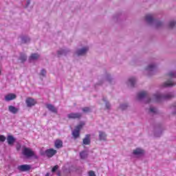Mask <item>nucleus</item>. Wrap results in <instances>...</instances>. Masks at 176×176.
Returning a JSON list of instances; mask_svg holds the SVG:
<instances>
[{"label": "nucleus", "instance_id": "obj_1", "mask_svg": "<svg viewBox=\"0 0 176 176\" xmlns=\"http://www.w3.org/2000/svg\"><path fill=\"white\" fill-rule=\"evenodd\" d=\"M145 21L148 25H153L155 28L163 27V22L155 19V15L153 14H148L145 16Z\"/></svg>", "mask_w": 176, "mask_h": 176}, {"label": "nucleus", "instance_id": "obj_2", "mask_svg": "<svg viewBox=\"0 0 176 176\" xmlns=\"http://www.w3.org/2000/svg\"><path fill=\"white\" fill-rule=\"evenodd\" d=\"M168 79L167 81L162 84V87H173L175 86L176 82L174 80L176 78V72L174 70H170L167 74Z\"/></svg>", "mask_w": 176, "mask_h": 176}, {"label": "nucleus", "instance_id": "obj_3", "mask_svg": "<svg viewBox=\"0 0 176 176\" xmlns=\"http://www.w3.org/2000/svg\"><path fill=\"white\" fill-rule=\"evenodd\" d=\"M175 95L173 92H168L167 94H155L153 96V100L156 102H162V101H164L166 100H171V98H174Z\"/></svg>", "mask_w": 176, "mask_h": 176}, {"label": "nucleus", "instance_id": "obj_4", "mask_svg": "<svg viewBox=\"0 0 176 176\" xmlns=\"http://www.w3.org/2000/svg\"><path fill=\"white\" fill-rule=\"evenodd\" d=\"M156 71H157V65L156 63H151L145 68L144 74L148 75V76H152V75H155Z\"/></svg>", "mask_w": 176, "mask_h": 176}, {"label": "nucleus", "instance_id": "obj_5", "mask_svg": "<svg viewBox=\"0 0 176 176\" xmlns=\"http://www.w3.org/2000/svg\"><path fill=\"white\" fill-rule=\"evenodd\" d=\"M22 154L28 158L34 157V159H38V155L35 154V152L32 149L25 146L23 147Z\"/></svg>", "mask_w": 176, "mask_h": 176}, {"label": "nucleus", "instance_id": "obj_6", "mask_svg": "<svg viewBox=\"0 0 176 176\" xmlns=\"http://www.w3.org/2000/svg\"><path fill=\"white\" fill-rule=\"evenodd\" d=\"M164 130V129L163 128V126H162V125H157V126H155L154 131L155 137H162V134H163Z\"/></svg>", "mask_w": 176, "mask_h": 176}, {"label": "nucleus", "instance_id": "obj_7", "mask_svg": "<svg viewBox=\"0 0 176 176\" xmlns=\"http://www.w3.org/2000/svg\"><path fill=\"white\" fill-rule=\"evenodd\" d=\"M69 53H71V50L68 48H60L57 51L58 57H61V56H67V54Z\"/></svg>", "mask_w": 176, "mask_h": 176}, {"label": "nucleus", "instance_id": "obj_8", "mask_svg": "<svg viewBox=\"0 0 176 176\" xmlns=\"http://www.w3.org/2000/svg\"><path fill=\"white\" fill-rule=\"evenodd\" d=\"M25 104L28 108H31L36 104V100L32 98H27L25 100Z\"/></svg>", "mask_w": 176, "mask_h": 176}, {"label": "nucleus", "instance_id": "obj_9", "mask_svg": "<svg viewBox=\"0 0 176 176\" xmlns=\"http://www.w3.org/2000/svg\"><path fill=\"white\" fill-rule=\"evenodd\" d=\"M17 168L19 171L24 173L25 171H30L31 170V166L28 164L19 165Z\"/></svg>", "mask_w": 176, "mask_h": 176}, {"label": "nucleus", "instance_id": "obj_10", "mask_svg": "<svg viewBox=\"0 0 176 176\" xmlns=\"http://www.w3.org/2000/svg\"><path fill=\"white\" fill-rule=\"evenodd\" d=\"M87 52H89V48L88 47H84L82 48L78 49L76 50V54H77V56H85V54H86V53H87Z\"/></svg>", "mask_w": 176, "mask_h": 176}, {"label": "nucleus", "instance_id": "obj_11", "mask_svg": "<svg viewBox=\"0 0 176 176\" xmlns=\"http://www.w3.org/2000/svg\"><path fill=\"white\" fill-rule=\"evenodd\" d=\"M80 129H82V124L78 125L76 127V129L73 131L72 135L75 139H76L79 137V135H80L79 133L80 131Z\"/></svg>", "mask_w": 176, "mask_h": 176}, {"label": "nucleus", "instance_id": "obj_12", "mask_svg": "<svg viewBox=\"0 0 176 176\" xmlns=\"http://www.w3.org/2000/svg\"><path fill=\"white\" fill-rule=\"evenodd\" d=\"M68 119H80L82 118L81 113H71L67 115Z\"/></svg>", "mask_w": 176, "mask_h": 176}, {"label": "nucleus", "instance_id": "obj_13", "mask_svg": "<svg viewBox=\"0 0 176 176\" xmlns=\"http://www.w3.org/2000/svg\"><path fill=\"white\" fill-rule=\"evenodd\" d=\"M57 153V151L54 150V148H50L45 151V155L47 157H52Z\"/></svg>", "mask_w": 176, "mask_h": 176}, {"label": "nucleus", "instance_id": "obj_14", "mask_svg": "<svg viewBox=\"0 0 176 176\" xmlns=\"http://www.w3.org/2000/svg\"><path fill=\"white\" fill-rule=\"evenodd\" d=\"M135 83H137V78L135 77H131L128 80L127 85L130 86V87H134L135 86Z\"/></svg>", "mask_w": 176, "mask_h": 176}, {"label": "nucleus", "instance_id": "obj_15", "mask_svg": "<svg viewBox=\"0 0 176 176\" xmlns=\"http://www.w3.org/2000/svg\"><path fill=\"white\" fill-rule=\"evenodd\" d=\"M17 96L14 94H9L5 96V100L6 101H12V100H16Z\"/></svg>", "mask_w": 176, "mask_h": 176}, {"label": "nucleus", "instance_id": "obj_16", "mask_svg": "<svg viewBox=\"0 0 176 176\" xmlns=\"http://www.w3.org/2000/svg\"><path fill=\"white\" fill-rule=\"evenodd\" d=\"M46 108L48 109L50 112H52L53 113H57V109L54 107L53 104H48L46 105Z\"/></svg>", "mask_w": 176, "mask_h": 176}, {"label": "nucleus", "instance_id": "obj_17", "mask_svg": "<svg viewBox=\"0 0 176 176\" xmlns=\"http://www.w3.org/2000/svg\"><path fill=\"white\" fill-rule=\"evenodd\" d=\"M7 142L8 145H13V144L16 142V139L14 138V137H13V135H8L7 137Z\"/></svg>", "mask_w": 176, "mask_h": 176}, {"label": "nucleus", "instance_id": "obj_18", "mask_svg": "<svg viewBox=\"0 0 176 176\" xmlns=\"http://www.w3.org/2000/svg\"><path fill=\"white\" fill-rule=\"evenodd\" d=\"M99 141H107V133L99 131Z\"/></svg>", "mask_w": 176, "mask_h": 176}, {"label": "nucleus", "instance_id": "obj_19", "mask_svg": "<svg viewBox=\"0 0 176 176\" xmlns=\"http://www.w3.org/2000/svg\"><path fill=\"white\" fill-rule=\"evenodd\" d=\"M91 141L90 140V135H86L85 138L82 140L83 145H90Z\"/></svg>", "mask_w": 176, "mask_h": 176}, {"label": "nucleus", "instance_id": "obj_20", "mask_svg": "<svg viewBox=\"0 0 176 176\" xmlns=\"http://www.w3.org/2000/svg\"><path fill=\"white\" fill-rule=\"evenodd\" d=\"M8 111L11 113L16 115L19 112V109L16 108L14 106L10 105L8 107Z\"/></svg>", "mask_w": 176, "mask_h": 176}, {"label": "nucleus", "instance_id": "obj_21", "mask_svg": "<svg viewBox=\"0 0 176 176\" xmlns=\"http://www.w3.org/2000/svg\"><path fill=\"white\" fill-rule=\"evenodd\" d=\"M54 145L55 148L60 149V148H63V141L58 139L55 141Z\"/></svg>", "mask_w": 176, "mask_h": 176}, {"label": "nucleus", "instance_id": "obj_22", "mask_svg": "<svg viewBox=\"0 0 176 176\" xmlns=\"http://www.w3.org/2000/svg\"><path fill=\"white\" fill-rule=\"evenodd\" d=\"M19 60H20L21 63H25L27 61V55L25 54L21 53Z\"/></svg>", "mask_w": 176, "mask_h": 176}, {"label": "nucleus", "instance_id": "obj_23", "mask_svg": "<svg viewBox=\"0 0 176 176\" xmlns=\"http://www.w3.org/2000/svg\"><path fill=\"white\" fill-rule=\"evenodd\" d=\"M21 41L23 44L30 43V42H31V38L28 36H23L21 38Z\"/></svg>", "mask_w": 176, "mask_h": 176}, {"label": "nucleus", "instance_id": "obj_24", "mask_svg": "<svg viewBox=\"0 0 176 176\" xmlns=\"http://www.w3.org/2000/svg\"><path fill=\"white\" fill-rule=\"evenodd\" d=\"M39 57H41V55H39V54L35 53V54H32L29 59L35 60H38Z\"/></svg>", "mask_w": 176, "mask_h": 176}, {"label": "nucleus", "instance_id": "obj_25", "mask_svg": "<svg viewBox=\"0 0 176 176\" xmlns=\"http://www.w3.org/2000/svg\"><path fill=\"white\" fill-rule=\"evenodd\" d=\"M146 97V92L142 91L138 94V100H142Z\"/></svg>", "mask_w": 176, "mask_h": 176}, {"label": "nucleus", "instance_id": "obj_26", "mask_svg": "<svg viewBox=\"0 0 176 176\" xmlns=\"http://www.w3.org/2000/svg\"><path fill=\"white\" fill-rule=\"evenodd\" d=\"M142 153H144V150L141 148H136L133 151V155H142Z\"/></svg>", "mask_w": 176, "mask_h": 176}, {"label": "nucleus", "instance_id": "obj_27", "mask_svg": "<svg viewBox=\"0 0 176 176\" xmlns=\"http://www.w3.org/2000/svg\"><path fill=\"white\" fill-rule=\"evenodd\" d=\"M87 156H89V154H87V151H82L81 153H80V159H87Z\"/></svg>", "mask_w": 176, "mask_h": 176}, {"label": "nucleus", "instance_id": "obj_28", "mask_svg": "<svg viewBox=\"0 0 176 176\" xmlns=\"http://www.w3.org/2000/svg\"><path fill=\"white\" fill-rule=\"evenodd\" d=\"M168 28H170V30H173V28H175L176 27V21H170L168 23Z\"/></svg>", "mask_w": 176, "mask_h": 176}, {"label": "nucleus", "instance_id": "obj_29", "mask_svg": "<svg viewBox=\"0 0 176 176\" xmlns=\"http://www.w3.org/2000/svg\"><path fill=\"white\" fill-rule=\"evenodd\" d=\"M102 101L105 102V107L107 109H111V104L109 103V102L107 101V99L105 98H102Z\"/></svg>", "mask_w": 176, "mask_h": 176}, {"label": "nucleus", "instance_id": "obj_30", "mask_svg": "<svg viewBox=\"0 0 176 176\" xmlns=\"http://www.w3.org/2000/svg\"><path fill=\"white\" fill-rule=\"evenodd\" d=\"M105 79L109 83H112V81L113 80V78H112V77L111 76V74H107L105 76Z\"/></svg>", "mask_w": 176, "mask_h": 176}, {"label": "nucleus", "instance_id": "obj_31", "mask_svg": "<svg viewBox=\"0 0 176 176\" xmlns=\"http://www.w3.org/2000/svg\"><path fill=\"white\" fill-rule=\"evenodd\" d=\"M128 107H129V104H121L120 105V108L122 109V111H124L127 109Z\"/></svg>", "mask_w": 176, "mask_h": 176}, {"label": "nucleus", "instance_id": "obj_32", "mask_svg": "<svg viewBox=\"0 0 176 176\" xmlns=\"http://www.w3.org/2000/svg\"><path fill=\"white\" fill-rule=\"evenodd\" d=\"M171 109L173 110L172 113L173 115H176V102L172 105Z\"/></svg>", "mask_w": 176, "mask_h": 176}, {"label": "nucleus", "instance_id": "obj_33", "mask_svg": "<svg viewBox=\"0 0 176 176\" xmlns=\"http://www.w3.org/2000/svg\"><path fill=\"white\" fill-rule=\"evenodd\" d=\"M82 112H84L85 113H89V112L91 111L90 107H83V108L82 109Z\"/></svg>", "mask_w": 176, "mask_h": 176}, {"label": "nucleus", "instance_id": "obj_34", "mask_svg": "<svg viewBox=\"0 0 176 176\" xmlns=\"http://www.w3.org/2000/svg\"><path fill=\"white\" fill-rule=\"evenodd\" d=\"M6 141V137L4 135H0V142H5Z\"/></svg>", "mask_w": 176, "mask_h": 176}, {"label": "nucleus", "instance_id": "obj_35", "mask_svg": "<svg viewBox=\"0 0 176 176\" xmlns=\"http://www.w3.org/2000/svg\"><path fill=\"white\" fill-rule=\"evenodd\" d=\"M150 112H152V113H156L157 112V109L155 107H151Z\"/></svg>", "mask_w": 176, "mask_h": 176}, {"label": "nucleus", "instance_id": "obj_36", "mask_svg": "<svg viewBox=\"0 0 176 176\" xmlns=\"http://www.w3.org/2000/svg\"><path fill=\"white\" fill-rule=\"evenodd\" d=\"M57 170H58V165H56L54 166L52 169V173H56L57 171Z\"/></svg>", "mask_w": 176, "mask_h": 176}, {"label": "nucleus", "instance_id": "obj_37", "mask_svg": "<svg viewBox=\"0 0 176 176\" xmlns=\"http://www.w3.org/2000/svg\"><path fill=\"white\" fill-rule=\"evenodd\" d=\"M41 76H46V69H41Z\"/></svg>", "mask_w": 176, "mask_h": 176}, {"label": "nucleus", "instance_id": "obj_38", "mask_svg": "<svg viewBox=\"0 0 176 176\" xmlns=\"http://www.w3.org/2000/svg\"><path fill=\"white\" fill-rule=\"evenodd\" d=\"M89 176H96V173H94V171H93V170H90V171L89 172Z\"/></svg>", "mask_w": 176, "mask_h": 176}, {"label": "nucleus", "instance_id": "obj_39", "mask_svg": "<svg viewBox=\"0 0 176 176\" xmlns=\"http://www.w3.org/2000/svg\"><path fill=\"white\" fill-rule=\"evenodd\" d=\"M30 3H31V1L28 0V1H26L25 8H28V7L30 6Z\"/></svg>", "mask_w": 176, "mask_h": 176}, {"label": "nucleus", "instance_id": "obj_40", "mask_svg": "<svg viewBox=\"0 0 176 176\" xmlns=\"http://www.w3.org/2000/svg\"><path fill=\"white\" fill-rule=\"evenodd\" d=\"M151 101H152V99H151L150 98H148L147 99L146 102H147V103H148V102H151Z\"/></svg>", "mask_w": 176, "mask_h": 176}, {"label": "nucleus", "instance_id": "obj_41", "mask_svg": "<svg viewBox=\"0 0 176 176\" xmlns=\"http://www.w3.org/2000/svg\"><path fill=\"white\" fill-rule=\"evenodd\" d=\"M45 176H50V173H46Z\"/></svg>", "mask_w": 176, "mask_h": 176}, {"label": "nucleus", "instance_id": "obj_42", "mask_svg": "<svg viewBox=\"0 0 176 176\" xmlns=\"http://www.w3.org/2000/svg\"><path fill=\"white\" fill-rule=\"evenodd\" d=\"M57 175H58V176H60V172H58V173H57Z\"/></svg>", "mask_w": 176, "mask_h": 176}, {"label": "nucleus", "instance_id": "obj_43", "mask_svg": "<svg viewBox=\"0 0 176 176\" xmlns=\"http://www.w3.org/2000/svg\"><path fill=\"white\" fill-rule=\"evenodd\" d=\"M0 75H1V70H0Z\"/></svg>", "mask_w": 176, "mask_h": 176}]
</instances>
